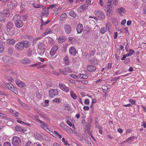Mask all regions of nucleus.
I'll list each match as a JSON object with an SVG mask.
<instances>
[{
	"label": "nucleus",
	"instance_id": "4be33fe9",
	"mask_svg": "<svg viewBox=\"0 0 146 146\" xmlns=\"http://www.w3.org/2000/svg\"><path fill=\"white\" fill-rule=\"evenodd\" d=\"M135 138L134 136H131L128 138L127 140L124 141L125 142H127L128 145L131 144Z\"/></svg>",
	"mask_w": 146,
	"mask_h": 146
},
{
	"label": "nucleus",
	"instance_id": "412c9836",
	"mask_svg": "<svg viewBox=\"0 0 146 146\" xmlns=\"http://www.w3.org/2000/svg\"><path fill=\"white\" fill-rule=\"evenodd\" d=\"M87 69L89 71L93 72L96 70V68L93 65H90L87 66Z\"/></svg>",
	"mask_w": 146,
	"mask_h": 146
},
{
	"label": "nucleus",
	"instance_id": "aec40b11",
	"mask_svg": "<svg viewBox=\"0 0 146 146\" xmlns=\"http://www.w3.org/2000/svg\"><path fill=\"white\" fill-rule=\"evenodd\" d=\"M15 130L17 131H19L21 133L25 132L26 130L23 127L17 125L15 127Z\"/></svg>",
	"mask_w": 146,
	"mask_h": 146
},
{
	"label": "nucleus",
	"instance_id": "4d7b16f0",
	"mask_svg": "<svg viewBox=\"0 0 146 146\" xmlns=\"http://www.w3.org/2000/svg\"><path fill=\"white\" fill-rule=\"evenodd\" d=\"M70 76L71 77H72L75 79H76L78 78V76L75 74H70Z\"/></svg>",
	"mask_w": 146,
	"mask_h": 146
},
{
	"label": "nucleus",
	"instance_id": "a211bd4d",
	"mask_svg": "<svg viewBox=\"0 0 146 146\" xmlns=\"http://www.w3.org/2000/svg\"><path fill=\"white\" fill-rule=\"evenodd\" d=\"M15 25L17 27L20 28L23 26V23L21 20H20L16 21L15 22Z\"/></svg>",
	"mask_w": 146,
	"mask_h": 146
},
{
	"label": "nucleus",
	"instance_id": "c9c22d12",
	"mask_svg": "<svg viewBox=\"0 0 146 146\" xmlns=\"http://www.w3.org/2000/svg\"><path fill=\"white\" fill-rule=\"evenodd\" d=\"M65 40V39L62 36L59 37L58 38V41L59 42L62 43L64 42Z\"/></svg>",
	"mask_w": 146,
	"mask_h": 146
},
{
	"label": "nucleus",
	"instance_id": "39448f33",
	"mask_svg": "<svg viewBox=\"0 0 146 146\" xmlns=\"http://www.w3.org/2000/svg\"><path fill=\"white\" fill-rule=\"evenodd\" d=\"M95 15L99 18L102 20H103L105 18V15L104 13L100 10H96L95 11Z\"/></svg>",
	"mask_w": 146,
	"mask_h": 146
},
{
	"label": "nucleus",
	"instance_id": "774afa93",
	"mask_svg": "<svg viewBox=\"0 0 146 146\" xmlns=\"http://www.w3.org/2000/svg\"><path fill=\"white\" fill-rule=\"evenodd\" d=\"M4 146H11L10 143L9 142H5L4 143Z\"/></svg>",
	"mask_w": 146,
	"mask_h": 146
},
{
	"label": "nucleus",
	"instance_id": "cd10ccee",
	"mask_svg": "<svg viewBox=\"0 0 146 146\" xmlns=\"http://www.w3.org/2000/svg\"><path fill=\"white\" fill-rule=\"evenodd\" d=\"M21 18V16L19 15H15L13 17V19L16 21L20 20Z\"/></svg>",
	"mask_w": 146,
	"mask_h": 146
},
{
	"label": "nucleus",
	"instance_id": "37998d69",
	"mask_svg": "<svg viewBox=\"0 0 146 146\" xmlns=\"http://www.w3.org/2000/svg\"><path fill=\"white\" fill-rule=\"evenodd\" d=\"M111 24L110 22H108L106 24V29L109 31L110 27Z\"/></svg>",
	"mask_w": 146,
	"mask_h": 146
},
{
	"label": "nucleus",
	"instance_id": "3c124183",
	"mask_svg": "<svg viewBox=\"0 0 146 146\" xmlns=\"http://www.w3.org/2000/svg\"><path fill=\"white\" fill-rule=\"evenodd\" d=\"M60 125L63 129H66L67 125L65 124L62 123H61L60 124Z\"/></svg>",
	"mask_w": 146,
	"mask_h": 146
},
{
	"label": "nucleus",
	"instance_id": "338daca9",
	"mask_svg": "<svg viewBox=\"0 0 146 146\" xmlns=\"http://www.w3.org/2000/svg\"><path fill=\"white\" fill-rule=\"evenodd\" d=\"M52 72L53 74L57 76H59L60 75V74L59 72L54 70H53Z\"/></svg>",
	"mask_w": 146,
	"mask_h": 146
},
{
	"label": "nucleus",
	"instance_id": "a878e982",
	"mask_svg": "<svg viewBox=\"0 0 146 146\" xmlns=\"http://www.w3.org/2000/svg\"><path fill=\"white\" fill-rule=\"evenodd\" d=\"M116 12L121 15L122 13H125L126 12V10L124 8L122 7L119 8L117 9Z\"/></svg>",
	"mask_w": 146,
	"mask_h": 146
},
{
	"label": "nucleus",
	"instance_id": "603ef678",
	"mask_svg": "<svg viewBox=\"0 0 146 146\" xmlns=\"http://www.w3.org/2000/svg\"><path fill=\"white\" fill-rule=\"evenodd\" d=\"M27 56H31L32 53V51L30 50H28L27 52Z\"/></svg>",
	"mask_w": 146,
	"mask_h": 146
},
{
	"label": "nucleus",
	"instance_id": "7c9ffc66",
	"mask_svg": "<svg viewBox=\"0 0 146 146\" xmlns=\"http://www.w3.org/2000/svg\"><path fill=\"white\" fill-rule=\"evenodd\" d=\"M7 43L11 45H13L15 43V41L14 39L12 38H9L7 40Z\"/></svg>",
	"mask_w": 146,
	"mask_h": 146
},
{
	"label": "nucleus",
	"instance_id": "0eeeda50",
	"mask_svg": "<svg viewBox=\"0 0 146 146\" xmlns=\"http://www.w3.org/2000/svg\"><path fill=\"white\" fill-rule=\"evenodd\" d=\"M58 91L56 89H51L49 91V96L53 98L55 96H57L58 94Z\"/></svg>",
	"mask_w": 146,
	"mask_h": 146
},
{
	"label": "nucleus",
	"instance_id": "2eb2a0df",
	"mask_svg": "<svg viewBox=\"0 0 146 146\" xmlns=\"http://www.w3.org/2000/svg\"><path fill=\"white\" fill-rule=\"evenodd\" d=\"M69 53L72 55H76L77 51L75 48L73 47H70L69 48Z\"/></svg>",
	"mask_w": 146,
	"mask_h": 146
},
{
	"label": "nucleus",
	"instance_id": "7ed1b4c3",
	"mask_svg": "<svg viewBox=\"0 0 146 146\" xmlns=\"http://www.w3.org/2000/svg\"><path fill=\"white\" fill-rule=\"evenodd\" d=\"M21 143L20 138L17 136H14L12 140V143L13 146H18Z\"/></svg>",
	"mask_w": 146,
	"mask_h": 146
},
{
	"label": "nucleus",
	"instance_id": "bb28decb",
	"mask_svg": "<svg viewBox=\"0 0 146 146\" xmlns=\"http://www.w3.org/2000/svg\"><path fill=\"white\" fill-rule=\"evenodd\" d=\"M21 62L25 64H28L31 62V60L29 59L26 58L23 59L21 61Z\"/></svg>",
	"mask_w": 146,
	"mask_h": 146
},
{
	"label": "nucleus",
	"instance_id": "f704fd0d",
	"mask_svg": "<svg viewBox=\"0 0 146 146\" xmlns=\"http://www.w3.org/2000/svg\"><path fill=\"white\" fill-rule=\"evenodd\" d=\"M17 121L21 124L23 125H25L28 126H31V125L29 123H26L22 121H19V120L17 119Z\"/></svg>",
	"mask_w": 146,
	"mask_h": 146
},
{
	"label": "nucleus",
	"instance_id": "bf43d9fd",
	"mask_svg": "<svg viewBox=\"0 0 146 146\" xmlns=\"http://www.w3.org/2000/svg\"><path fill=\"white\" fill-rule=\"evenodd\" d=\"M62 141L63 142L65 145H69L67 141L65 140L64 138H63L62 139Z\"/></svg>",
	"mask_w": 146,
	"mask_h": 146
},
{
	"label": "nucleus",
	"instance_id": "de8ad7c7",
	"mask_svg": "<svg viewBox=\"0 0 146 146\" xmlns=\"http://www.w3.org/2000/svg\"><path fill=\"white\" fill-rule=\"evenodd\" d=\"M106 31V29L104 27H102L100 29L101 33L102 34H104Z\"/></svg>",
	"mask_w": 146,
	"mask_h": 146
},
{
	"label": "nucleus",
	"instance_id": "ea45409f",
	"mask_svg": "<svg viewBox=\"0 0 146 146\" xmlns=\"http://www.w3.org/2000/svg\"><path fill=\"white\" fill-rule=\"evenodd\" d=\"M64 70L65 72H67L68 73H71L72 72V70L69 67H67L65 68H64Z\"/></svg>",
	"mask_w": 146,
	"mask_h": 146
},
{
	"label": "nucleus",
	"instance_id": "9d476101",
	"mask_svg": "<svg viewBox=\"0 0 146 146\" xmlns=\"http://www.w3.org/2000/svg\"><path fill=\"white\" fill-rule=\"evenodd\" d=\"M118 0H108V6H112L113 5H116L118 4Z\"/></svg>",
	"mask_w": 146,
	"mask_h": 146
},
{
	"label": "nucleus",
	"instance_id": "5fc2aeb1",
	"mask_svg": "<svg viewBox=\"0 0 146 146\" xmlns=\"http://www.w3.org/2000/svg\"><path fill=\"white\" fill-rule=\"evenodd\" d=\"M59 134L56 131H54V135H53V136L54 137H57Z\"/></svg>",
	"mask_w": 146,
	"mask_h": 146
},
{
	"label": "nucleus",
	"instance_id": "f257e3e1",
	"mask_svg": "<svg viewBox=\"0 0 146 146\" xmlns=\"http://www.w3.org/2000/svg\"><path fill=\"white\" fill-rule=\"evenodd\" d=\"M30 45L29 42L27 40L21 41L16 44L15 45V49L18 51H21L23 50L24 48H27Z\"/></svg>",
	"mask_w": 146,
	"mask_h": 146
},
{
	"label": "nucleus",
	"instance_id": "1a4fd4ad",
	"mask_svg": "<svg viewBox=\"0 0 146 146\" xmlns=\"http://www.w3.org/2000/svg\"><path fill=\"white\" fill-rule=\"evenodd\" d=\"M64 29L66 33L67 34H70L72 31L71 27L68 25H65L64 26Z\"/></svg>",
	"mask_w": 146,
	"mask_h": 146
},
{
	"label": "nucleus",
	"instance_id": "a18cd8bd",
	"mask_svg": "<svg viewBox=\"0 0 146 146\" xmlns=\"http://www.w3.org/2000/svg\"><path fill=\"white\" fill-rule=\"evenodd\" d=\"M36 8H42L43 9H46V7L43 5H41L40 4H36Z\"/></svg>",
	"mask_w": 146,
	"mask_h": 146
},
{
	"label": "nucleus",
	"instance_id": "052dcab7",
	"mask_svg": "<svg viewBox=\"0 0 146 146\" xmlns=\"http://www.w3.org/2000/svg\"><path fill=\"white\" fill-rule=\"evenodd\" d=\"M38 114L41 117H45L46 116L45 114L44 113H43V112L41 111H40Z\"/></svg>",
	"mask_w": 146,
	"mask_h": 146
},
{
	"label": "nucleus",
	"instance_id": "4c0bfd02",
	"mask_svg": "<svg viewBox=\"0 0 146 146\" xmlns=\"http://www.w3.org/2000/svg\"><path fill=\"white\" fill-rule=\"evenodd\" d=\"M112 21L115 26H117L118 25V21L115 18H113L112 19Z\"/></svg>",
	"mask_w": 146,
	"mask_h": 146
},
{
	"label": "nucleus",
	"instance_id": "423d86ee",
	"mask_svg": "<svg viewBox=\"0 0 146 146\" xmlns=\"http://www.w3.org/2000/svg\"><path fill=\"white\" fill-rule=\"evenodd\" d=\"M37 121L40 123V126L42 128H43L47 132H48V131H50L49 129L48 128V124L40 119H37Z\"/></svg>",
	"mask_w": 146,
	"mask_h": 146
},
{
	"label": "nucleus",
	"instance_id": "e433bc0d",
	"mask_svg": "<svg viewBox=\"0 0 146 146\" xmlns=\"http://www.w3.org/2000/svg\"><path fill=\"white\" fill-rule=\"evenodd\" d=\"M3 13L7 17H9L10 15V13L9 12V10L8 9H6L4 11Z\"/></svg>",
	"mask_w": 146,
	"mask_h": 146
},
{
	"label": "nucleus",
	"instance_id": "20e7f679",
	"mask_svg": "<svg viewBox=\"0 0 146 146\" xmlns=\"http://www.w3.org/2000/svg\"><path fill=\"white\" fill-rule=\"evenodd\" d=\"M39 50H38V54L42 56L44 54L45 51V46L44 44L41 42L39 43L38 44Z\"/></svg>",
	"mask_w": 146,
	"mask_h": 146
},
{
	"label": "nucleus",
	"instance_id": "58836bf2",
	"mask_svg": "<svg viewBox=\"0 0 146 146\" xmlns=\"http://www.w3.org/2000/svg\"><path fill=\"white\" fill-rule=\"evenodd\" d=\"M69 14L70 15L74 17H75L76 16V13L73 11H70L69 13Z\"/></svg>",
	"mask_w": 146,
	"mask_h": 146
},
{
	"label": "nucleus",
	"instance_id": "8fccbe9b",
	"mask_svg": "<svg viewBox=\"0 0 146 146\" xmlns=\"http://www.w3.org/2000/svg\"><path fill=\"white\" fill-rule=\"evenodd\" d=\"M68 39L69 41L72 44H73L74 43V41L75 40V39L74 38L72 37H69Z\"/></svg>",
	"mask_w": 146,
	"mask_h": 146
},
{
	"label": "nucleus",
	"instance_id": "79ce46f5",
	"mask_svg": "<svg viewBox=\"0 0 146 146\" xmlns=\"http://www.w3.org/2000/svg\"><path fill=\"white\" fill-rule=\"evenodd\" d=\"M49 22V21H47L45 22H44L42 19L41 20V25L40 26V29H42V27L43 25H45L48 23Z\"/></svg>",
	"mask_w": 146,
	"mask_h": 146
},
{
	"label": "nucleus",
	"instance_id": "680f3d73",
	"mask_svg": "<svg viewBox=\"0 0 146 146\" xmlns=\"http://www.w3.org/2000/svg\"><path fill=\"white\" fill-rule=\"evenodd\" d=\"M5 78L9 81H13V79L11 76H9Z\"/></svg>",
	"mask_w": 146,
	"mask_h": 146
},
{
	"label": "nucleus",
	"instance_id": "6e6552de",
	"mask_svg": "<svg viewBox=\"0 0 146 146\" xmlns=\"http://www.w3.org/2000/svg\"><path fill=\"white\" fill-rule=\"evenodd\" d=\"M112 6H108V4H107V6L104 8V10L106 11L107 14L108 16H110L112 14L113 12V9H111Z\"/></svg>",
	"mask_w": 146,
	"mask_h": 146
},
{
	"label": "nucleus",
	"instance_id": "6e6d98bb",
	"mask_svg": "<svg viewBox=\"0 0 146 146\" xmlns=\"http://www.w3.org/2000/svg\"><path fill=\"white\" fill-rule=\"evenodd\" d=\"M8 52L9 54L11 55L13 53V50L11 48H9L8 50Z\"/></svg>",
	"mask_w": 146,
	"mask_h": 146
},
{
	"label": "nucleus",
	"instance_id": "9b49d317",
	"mask_svg": "<svg viewBox=\"0 0 146 146\" xmlns=\"http://www.w3.org/2000/svg\"><path fill=\"white\" fill-rule=\"evenodd\" d=\"M58 49V46L56 45H54L52 47L50 52V55L51 56H53L54 55L56 51Z\"/></svg>",
	"mask_w": 146,
	"mask_h": 146
},
{
	"label": "nucleus",
	"instance_id": "c756f323",
	"mask_svg": "<svg viewBox=\"0 0 146 146\" xmlns=\"http://www.w3.org/2000/svg\"><path fill=\"white\" fill-rule=\"evenodd\" d=\"M49 11L48 9H46L42 13V16L47 17L49 13Z\"/></svg>",
	"mask_w": 146,
	"mask_h": 146
},
{
	"label": "nucleus",
	"instance_id": "f8f14e48",
	"mask_svg": "<svg viewBox=\"0 0 146 146\" xmlns=\"http://www.w3.org/2000/svg\"><path fill=\"white\" fill-rule=\"evenodd\" d=\"M17 2L15 1H12L8 5L9 7L11 9H13L17 6Z\"/></svg>",
	"mask_w": 146,
	"mask_h": 146
},
{
	"label": "nucleus",
	"instance_id": "f3484780",
	"mask_svg": "<svg viewBox=\"0 0 146 146\" xmlns=\"http://www.w3.org/2000/svg\"><path fill=\"white\" fill-rule=\"evenodd\" d=\"M13 28H14V27L13 23L10 21H9L6 26V30Z\"/></svg>",
	"mask_w": 146,
	"mask_h": 146
},
{
	"label": "nucleus",
	"instance_id": "864d4df0",
	"mask_svg": "<svg viewBox=\"0 0 146 146\" xmlns=\"http://www.w3.org/2000/svg\"><path fill=\"white\" fill-rule=\"evenodd\" d=\"M60 100L59 98H55L52 100L53 102L55 103H59L60 102Z\"/></svg>",
	"mask_w": 146,
	"mask_h": 146
},
{
	"label": "nucleus",
	"instance_id": "f03ea898",
	"mask_svg": "<svg viewBox=\"0 0 146 146\" xmlns=\"http://www.w3.org/2000/svg\"><path fill=\"white\" fill-rule=\"evenodd\" d=\"M2 59L5 64L7 66H9L13 62V58L8 56H4L3 57Z\"/></svg>",
	"mask_w": 146,
	"mask_h": 146
},
{
	"label": "nucleus",
	"instance_id": "0e129e2a",
	"mask_svg": "<svg viewBox=\"0 0 146 146\" xmlns=\"http://www.w3.org/2000/svg\"><path fill=\"white\" fill-rule=\"evenodd\" d=\"M59 71L60 73H61L63 75H66V72H65L64 70H63L62 69H60L59 70Z\"/></svg>",
	"mask_w": 146,
	"mask_h": 146
},
{
	"label": "nucleus",
	"instance_id": "6ab92c4d",
	"mask_svg": "<svg viewBox=\"0 0 146 146\" xmlns=\"http://www.w3.org/2000/svg\"><path fill=\"white\" fill-rule=\"evenodd\" d=\"M16 84L19 86L21 87H23L25 86V84L23 82L20 80H15Z\"/></svg>",
	"mask_w": 146,
	"mask_h": 146
},
{
	"label": "nucleus",
	"instance_id": "4468645a",
	"mask_svg": "<svg viewBox=\"0 0 146 146\" xmlns=\"http://www.w3.org/2000/svg\"><path fill=\"white\" fill-rule=\"evenodd\" d=\"M59 86L60 88L63 91L68 92L69 91V89L68 87L66 86L63 84H59Z\"/></svg>",
	"mask_w": 146,
	"mask_h": 146
},
{
	"label": "nucleus",
	"instance_id": "b1692460",
	"mask_svg": "<svg viewBox=\"0 0 146 146\" xmlns=\"http://www.w3.org/2000/svg\"><path fill=\"white\" fill-rule=\"evenodd\" d=\"M52 33V31L51 29H47L45 30L42 36L43 37L48 34H50Z\"/></svg>",
	"mask_w": 146,
	"mask_h": 146
},
{
	"label": "nucleus",
	"instance_id": "72a5a7b5",
	"mask_svg": "<svg viewBox=\"0 0 146 146\" xmlns=\"http://www.w3.org/2000/svg\"><path fill=\"white\" fill-rule=\"evenodd\" d=\"M70 96L73 99L75 100L76 99L77 96L73 91H71L70 92Z\"/></svg>",
	"mask_w": 146,
	"mask_h": 146
},
{
	"label": "nucleus",
	"instance_id": "49530a36",
	"mask_svg": "<svg viewBox=\"0 0 146 146\" xmlns=\"http://www.w3.org/2000/svg\"><path fill=\"white\" fill-rule=\"evenodd\" d=\"M80 77L82 78L87 79L88 78V76L86 75L83 74H79Z\"/></svg>",
	"mask_w": 146,
	"mask_h": 146
},
{
	"label": "nucleus",
	"instance_id": "13d9d810",
	"mask_svg": "<svg viewBox=\"0 0 146 146\" xmlns=\"http://www.w3.org/2000/svg\"><path fill=\"white\" fill-rule=\"evenodd\" d=\"M3 27L2 24H0V34H1L3 33Z\"/></svg>",
	"mask_w": 146,
	"mask_h": 146
},
{
	"label": "nucleus",
	"instance_id": "c85d7f7f",
	"mask_svg": "<svg viewBox=\"0 0 146 146\" xmlns=\"http://www.w3.org/2000/svg\"><path fill=\"white\" fill-rule=\"evenodd\" d=\"M63 60L64 61L65 64L67 65H69L70 64V62L67 56H66L64 58Z\"/></svg>",
	"mask_w": 146,
	"mask_h": 146
},
{
	"label": "nucleus",
	"instance_id": "393cba45",
	"mask_svg": "<svg viewBox=\"0 0 146 146\" xmlns=\"http://www.w3.org/2000/svg\"><path fill=\"white\" fill-rule=\"evenodd\" d=\"M88 5L87 4H85L81 5L79 8L80 11L82 12L86 10L88 8Z\"/></svg>",
	"mask_w": 146,
	"mask_h": 146
},
{
	"label": "nucleus",
	"instance_id": "2f4dec72",
	"mask_svg": "<svg viewBox=\"0 0 146 146\" xmlns=\"http://www.w3.org/2000/svg\"><path fill=\"white\" fill-rule=\"evenodd\" d=\"M0 22L3 23L5 22L4 17L3 14L0 12Z\"/></svg>",
	"mask_w": 146,
	"mask_h": 146
},
{
	"label": "nucleus",
	"instance_id": "5701e85b",
	"mask_svg": "<svg viewBox=\"0 0 146 146\" xmlns=\"http://www.w3.org/2000/svg\"><path fill=\"white\" fill-rule=\"evenodd\" d=\"M83 30V26L80 24L78 25L77 28L76 30L77 33H81Z\"/></svg>",
	"mask_w": 146,
	"mask_h": 146
},
{
	"label": "nucleus",
	"instance_id": "c03bdc74",
	"mask_svg": "<svg viewBox=\"0 0 146 146\" xmlns=\"http://www.w3.org/2000/svg\"><path fill=\"white\" fill-rule=\"evenodd\" d=\"M64 108L67 111H69L70 110V107L68 104H65L64 105Z\"/></svg>",
	"mask_w": 146,
	"mask_h": 146
},
{
	"label": "nucleus",
	"instance_id": "a19ab883",
	"mask_svg": "<svg viewBox=\"0 0 146 146\" xmlns=\"http://www.w3.org/2000/svg\"><path fill=\"white\" fill-rule=\"evenodd\" d=\"M5 48L4 46L2 43H0V53L2 52Z\"/></svg>",
	"mask_w": 146,
	"mask_h": 146
},
{
	"label": "nucleus",
	"instance_id": "473e14b6",
	"mask_svg": "<svg viewBox=\"0 0 146 146\" xmlns=\"http://www.w3.org/2000/svg\"><path fill=\"white\" fill-rule=\"evenodd\" d=\"M43 139H44L48 141H50L51 138L49 136L46 134H44L43 135Z\"/></svg>",
	"mask_w": 146,
	"mask_h": 146
},
{
	"label": "nucleus",
	"instance_id": "69168bd1",
	"mask_svg": "<svg viewBox=\"0 0 146 146\" xmlns=\"http://www.w3.org/2000/svg\"><path fill=\"white\" fill-rule=\"evenodd\" d=\"M31 144V141H28L26 142L25 144V146H30Z\"/></svg>",
	"mask_w": 146,
	"mask_h": 146
},
{
	"label": "nucleus",
	"instance_id": "09e8293b",
	"mask_svg": "<svg viewBox=\"0 0 146 146\" xmlns=\"http://www.w3.org/2000/svg\"><path fill=\"white\" fill-rule=\"evenodd\" d=\"M18 102L20 103L21 105L23 108H26V107L27 106L26 104L23 103L21 100L19 99L18 100Z\"/></svg>",
	"mask_w": 146,
	"mask_h": 146
},
{
	"label": "nucleus",
	"instance_id": "dca6fc26",
	"mask_svg": "<svg viewBox=\"0 0 146 146\" xmlns=\"http://www.w3.org/2000/svg\"><path fill=\"white\" fill-rule=\"evenodd\" d=\"M5 87L10 90L12 91L15 90V88L12 84L9 83H7L6 84H5Z\"/></svg>",
	"mask_w": 146,
	"mask_h": 146
},
{
	"label": "nucleus",
	"instance_id": "e2e57ef3",
	"mask_svg": "<svg viewBox=\"0 0 146 146\" xmlns=\"http://www.w3.org/2000/svg\"><path fill=\"white\" fill-rule=\"evenodd\" d=\"M129 102L132 104H135V100H132V99H130L129 100Z\"/></svg>",
	"mask_w": 146,
	"mask_h": 146
},
{
	"label": "nucleus",
	"instance_id": "ddd939ff",
	"mask_svg": "<svg viewBox=\"0 0 146 146\" xmlns=\"http://www.w3.org/2000/svg\"><path fill=\"white\" fill-rule=\"evenodd\" d=\"M7 35L10 36H13L15 34V28H13L11 29H9L6 30Z\"/></svg>",
	"mask_w": 146,
	"mask_h": 146
}]
</instances>
